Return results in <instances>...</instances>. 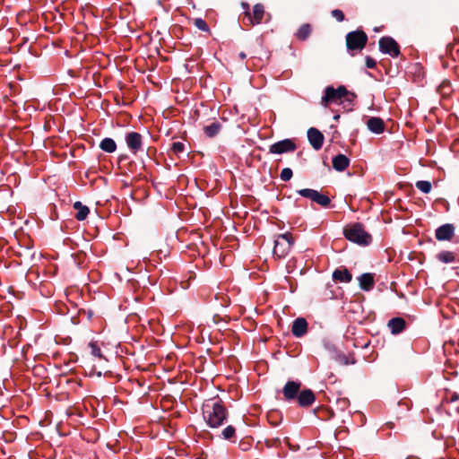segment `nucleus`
<instances>
[{"label":"nucleus","mask_w":459,"mask_h":459,"mask_svg":"<svg viewBox=\"0 0 459 459\" xmlns=\"http://www.w3.org/2000/svg\"><path fill=\"white\" fill-rule=\"evenodd\" d=\"M74 208L78 211L75 215V218L78 221L85 220L90 212L89 208L83 205L81 202H75L74 204Z\"/></svg>","instance_id":"nucleus-22"},{"label":"nucleus","mask_w":459,"mask_h":459,"mask_svg":"<svg viewBox=\"0 0 459 459\" xmlns=\"http://www.w3.org/2000/svg\"><path fill=\"white\" fill-rule=\"evenodd\" d=\"M368 129L377 134H382L385 131V122L382 118L372 117L367 121Z\"/></svg>","instance_id":"nucleus-14"},{"label":"nucleus","mask_w":459,"mask_h":459,"mask_svg":"<svg viewBox=\"0 0 459 459\" xmlns=\"http://www.w3.org/2000/svg\"><path fill=\"white\" fill-rule=\"evenodd\" d=\"M437 259L443 264H452L455 262V254L452 251L443 250L437 255Z\"/></svg>","instance_id":"nucleus-21"},{"label":"nucleus","mask_w":459,"mask_h":459,"mask_svg":"<svg viewBox=\"0 0 459 459\" xmlns=\"http://www.w3.org/2000/svg\"><path fill=\"white\" fill-rule=\"evenodd\" d=\"M307 138L311 146L316 151H318L322 148L325 137L318 129L314 127L309 128L307 130Z\"/></svg>","instance_id":"nucleus-12"},{"label":"nucleus","mask_w":459,"mask_h":459,"mask_svg":"<svg viewBox=\"0 0 459 459\" xmlns=\"http://www.w3.org/2000/svg\"><path fill=\"white\" fill-rule=\"evenodd\" d=\"M239 56L241 59H245L246 58V54L244 52H240L239 53Z\"/></svg>","instance_id":"nucleus-35"},{"label":"nucleus","mask_w":459,"mask_h":459,"mask_svg":"<svg viewBox=\"0 0 459 459\" xmlns=\"http://www.w3.org/2000/svg\"><path fill=\"white\" fill-rule=\"evenodd\" d=\"M343 234L348 240L359 246H368L372 241L371 235L359 222L347 225L343 229Z\"/></svg>","instance_id":"nucleus-3"},{"label":"nucleus","mask_w":459,"mask_h":459,"mask_svg":"<svg viewBox=\"0 0 459 459\" xmlns=\"http://www.w3.org/2000/svg\"><path fill=\"white\" fill-rule=\"evenodd\" d=\"M379 50L384 54H388L393 57H397L400 54L399 46L391 37H383L379 40Z\"/></svg>","instance_id":"nucleus-7"},{"label":"nucleus","mask_w":459,"mask_h":459,"mask_svg":"<svg viewBox=\"0 0 459 459\" xmlns=\"http://www.w3.org/2000/svg\"><path fill=\"white\" fill-rule=\"evenodd\" d=\"M264 15V8L263 4H256L253 7L251 17H248V20L252 25L259 24L262 22Z\"/></svg>","instance_id":"nucleus-17"},{"label":"nucleus","mask_w":459,"mask_h":459,"mask_svg":"<svg viewBox=\"0 0 459 459\" xmlns=\"http://www.w3.org/2000/svg\"><path fill=\"white\" fill-rule=\"evenodd\" d=\"M296 149L297 146L291 139H284L272 144L269 152L273 154H282L294 152Z\"/></svg>","instance_id":"nucleus-8"},{"label":"nucleus","mask_w":459,"mask_h":459,"mask_svg":"<svg viewBox=\"0 0 459 459\" xmlns=\"http://www.w3.org/2000/svg\"><path fill=\"white\" fill-rule=\"evenodd\" d=\"M455 234V227L452 223H446L435 230V237L438 241H451Z\"/></svg>","instance_id":"nucleus-9"},{"label":"nucleus","mask_w":459,"mask_h":459,"mask_svg":"<svg viewBox=\"0 0 459 459\" xmlns=\"http://www.w3.org/2000/svg\"><path fill=\"white\" fill-rule=\"evenodd\" d=\"M301 383L299 381H288L282 388V394L287 401L297 399Z\"/></svg>","instance_id":"nucleus-11"},{"label":"nucleus","mask_w":459,"mask_h":459,"mask_svg":"<svg viewBox=\"0 0 459 459\" xmlns=\"http://www.w3.org/2000/svg\"><path fill=\"white\" fill-rule=\"evenodd\" d=\"M100 148L103 152L112 153L116 151L117 144H116V142L112 138L106 137L100 142Z\"/></svg>","instance_id":"nucleus-23"},{"label":"nucleus","mask_w":459,"mask_h":459,"mask_svg":"<svg viewBox=\"0 0 459 459\" xmlns=\"http://www.w3.org/2000/svg\"><path fill=\"white\" fill-rule=\"evenodd\" d=\"M241 5H242V8L244 9V13H245L246 16L251 17V13L249 11V4L247 3H242Z\"/></svg>","instance_id":"nucleus-34"},{"label":"nucleus","mask_w":459,"mask_h":459,"mask_svg":"<svg viewBox=\"0 0 459 459\" xmlns=\"http://www.w3.org/2000/svg\"><path fill=\"white\" fill-rule=\"evenodd\" d=\"M332 164L336 171L342 172L349 167L350 160L344 154H338L333 158Z\"/></svg>","instance_id":"nucleus-16"},{"label":"nucleus","mask_w":459,"mask_h":459,"mask_svg":"<svg viewBox=\"0 0 459 459\" xmlns=\"http://www.w3.org/2000/svg\"><path fill=\"white\" fill-rule=\"evenodd\" d=\"M416 187L424 194H429L431 191V183L427 180H420L416 182Z\"/></svg>","instance_id":"nucleus-26"},{"label":"nucleus","mask_w":459,"mask_h":459,"mask_svg":"<svg viewBox=\"0 0 459 459\" xmlns=\"http://www.w3.org/2000/svg\"><path fill=\"white\" fill-rule=\"evenodd\" d=\"M358 280L361 290L368 291L373 289L375 281L372 273H363L358 278Z\"/></svg>","instance_id":"nucleus-18"},{"label":"nucleus","mask_w":459,"mask_h":459,"mask_svg":"<svg viewBox=\"0 0 459 459\" xmlns=\"http://www.w3.org/2000/svg\"><path fill=\"white\" fill-rule=\"evenodd\" d=\"M221 436L225 440H232L236 436V429L229 425L221 431Z\"/></svg>","instance_id":"nucleus-25"},{"label":"nucleus","mask_w":459,"mask_h":459,"mask_svg":"<svg viewBox=\"0 0 459 459\" xmlns=\"http://www.w3.org/2000/svg\"><path fill=\"white\" fill-rule=\"evenodd\" d=\"M307 330V323L304 318L299 317L293 321L291 332L294 336L301 337Z\"/></svg>","instance_id":"nucleus-15"},{"label":"nucleus","mask_w":459,"mask_h":459,"mask_svg":"<svg viewBox=\"0 0 459 459\" xmlns=\"http://www.w3.org/2000/svg\"><path fill=\"white\" fill-rule=\"evenodd\" d=\"M355 97V94L349 92L343 85L339 86L337 89H334L333 86H327L325 89L320 103L323 107L327 108L332 103H339L341 100L352 101Z\"/></svg>","instance_id":"nucleus-2"},{"label":"nucleus","mask_w":459,"mask_h":459,"mask_svg":"<svg viewBox=\"0 0 459 459\" xmlns=\"http://www.w3.org/2000/svg\"><path fill=\"white\" fill-rule=\"evenodd\" d=\"M171 151L175 154H179L185 151V144L181 142H175L171 145Z\"/></svg>","instance_id":"nucleus-30"},{"label":"nucleus","mask_w":459,"mask_h":459,"mask_svg":"<svg viewBox=\"0 0 459 459\" xmlns=\"http://www.w3.org/2000/svg\"><path fill=\"white\" fill-rule=\"evenodd\" d=\"M333 279L340 282H350L352 275L347 269H336L333 273Z\"/></svg>","instance_id":"nucleus-20"},{"label":"nucleus","mask_w":459,"mask_h":459,"mask_svg":"<svg viewBox=\"0 0 459 459\" xmlns=\"http://www.w3.org/2000/svg\"><path fill=\"white\" fill-rule=\"evenodd\" d=\"M292 176H293V172H292L291 169L284 168L281 172L280 178L282 181L287 182V181L290 180Z\"/></svg>","instance_id":"nucleus-29"},{"label":"nucleus","mask_w":459,"mask_h":459,"mask_svg":"<svg viewBox=\"0 0 459 459\" xmlns=\"http://www.w3.org/2000/svg\"><path fill=\"white\" fill-rule=\"evenodd\" d=\"M203 418L212 429L221 427L228 418V411L217 398L206 400L202 406Z\"/></svg>","instance_id":"nucleus-1"},{"label":"nucleus","mask_w":459,"mask_h":459,"mask_svg":"<svg viewBox=\"0 0 459 459\" xmlns=\"http://www.w3.org/2000/svg\"><path fill=\"white\" fill-rule=\"evenodd\" d=\"M315 400V394L310 389L299 391V395L297 396L298 403L301 407H308L312 405Z\"/></svg>","instance_id":"nucleus-13"},{"label":"nucleus","mask_w":459,"mask_h":459,"mask_svg":"<svg viewBox=\"0 0 459 459\" xmlns=\"http://www.w3.org/2000/svg\"><path fill=\"white\" fill-rule=\"evenodd\" d=\"M310 34V26L308 24H303L297 32V37L299 39H306Z\"/></svg>","instance_id":"nucleus-27"},{"label":"nucleus","mask_w":459,"mask_h":459,"mask_svg":"<svg viewBox=\"0 0 459 459\" xmlns=\"http://www.w3.org/2000/svg\"><path fill=\"white\" fill-rule=\"evenodd\" d=\"M367 41L368 36L362 30L351 31L346 35V45L350 52L362 50Z\"/></svg>","instance_id":"nucleus-5"},{"label":"nucleus","mask_w":459,"mask_h":459,"mask_svg":"<svg viewBox=\"0 0 459 459\" xmlns=\"http://www.w3.org/2000/svg\"><path fill=\"white\" fill-rule=\"evenodd\" d=\"M221 127V124H219L218 122H213L211 125L206 126L204 128V134H206V136L212 138L219 134Z\"/></svg>","instance_id":"nucleus-24"},{"label":"nucleus","mask_w":459,"mask_h":459,"mask_svg":"<svg viewBox=\"0 0 459 459\" xmlns=\"http://www.w3.org/2000/svg\"><path fill=\"white\" fill-rule=\"evenodd\" d=\"M376 65H377V62L371 56L366 57V66L368 68L373 69L376 67Z\"/></svg>","instance_id":"nucleus-33"},{"label":"nucleus","mask_w":459,"mask_h":459,"mask_svg":"<svg viewBox=\"0 0 459 459\" xmlns=\"http://www.w3.org/2000/svg\"><path fill=\"white\" fill-rule=\"evenodd\" d=\"M298 194L305 198L310 199L311 201L321 205L322 207H327L331 202L330 198L327 195L318 192L317 190L311 188L300 189L298 191Z\"/></svg>","instance_id":"nucleus-6"},{"label":"nucleus","mask_w":459,"mask_h":459,"mask_svg":"<svg viewBox=\"0 0 459 459\" xmlns=\"http://www.w3.org/2000/svg\"><path fill=\"white\" fill-rule=\"evenodd\" d=\"M388 327L392 333H400L405 327V321L401 317L392 318L388 322Z\"/></svg>","instance_id":"nucleus-19"},{"label":"nucleus","mask_w":459,"mask_h":459,"mask_svg":"<svg viewBox=\"0 0 459 459\" xmlns=\"http://www.w3.org/2000/svg\"><path fill=\"white\" fill-rule=\"evenodd\" d=\"M332 16L334 17L338 22L344 21V14L342 10H339V9L333 10Z\"/></svg>","instance_id":"nucleus-32"},{"label":"nucleus","mask_w":459,"mask_h":459,"mask_svg":"<svg viewBox=\"0 0 459 459\" xmlns=\"http://www.w3.org/2000/svg\"><path fill=\"white\" fill-rule=\"evenodd\" d=\"M126 143L129 150L135 154L142 149V135L136 132H130L126 136Z\"/></svg>","instance_id":"nucleus-10"},{"label":"nucleus","mask_w":459,"mask_h":459,"mask_svg":"<svg viewBox=\"0 0 459 459\" xmlns=\"http://www.w3.org/2000/svg\"><path fill=\"white\" fill-rule=\"evenodd\" d=\"M293 244L294 238L290 233L287 232L278 235L274 240L273 255L277 258L286 257L289 255Z\"/></svg>","instance_id":"nucleus-4"},{"label":"nucleus","mask_w":459,"mask_h":459,"mask_svg":"<svg viewBox=\"0 0 459 459\" xmlns=\"http://www.w3.org/2000/svg\"><path fill=\"white\" fill-rule=\"evenodd\" d=\"M194 24H195V26L198 30H202V31H205V32H209V31H210V29H209L208 24H207V23H206V22H205L204 19H202V18H196V19H195V21H194Z\"/></svg>","instance_id":"nucleus-28"},{"label":"nucleus","mask_w":459,"mask_h":459,"mask_svg":"<svg viewBox=\"0 0 459 459\" xmlns=\"http://www.w3.org/2000/svg\"><path fill=\"white\" fill-rule=\"evenodd\" d=\"M89 346L91 348V351L93 356H95L99 359L102 358L101 351L95 342H90Z\"/></svg>","instance_id":"nucleus-31"}]
</instances>
